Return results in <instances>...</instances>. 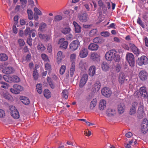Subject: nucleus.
Segmentation results:
<instances>
[{"mask_svg":"<svg viewBox=\"0 0 148 148\" xmlns=\"http://www.w3.org/2000/svg\"><path fill=\"white\" fill-rule=\"evenodd\" d=\"M105 58L108 60L111 61L114 60L119 62L120 60V57L117 52L114 50H111L107 52L105 55Z\"/></svg>","mask_w":148,"mask_h":148,"instance_id":"1","label":"nucleus"},{"mask_svg":"<svg viewBox=\"0 0 148 148\" xmlns=\"http://www.w3.org/2000/svg\"><path fill=\"white\" fill-rule=\"evenodd\" d=\"M10 110L11 115L14 118L16 119L19 118L20 115L19 112L14 106H10Z\"/></svg>","mask_w":148,"mask_h":148,"instance_id":"2","label":"nucleus"},{"mask_svg":"<svg viewBox=\"0 0 148 148\" xmlns=\"http://www.w3.org/2000/svg\"><path fill=\"white\" fill-rule=\"evenodd\" d=\"M126 58L128 61L129 65L131 67H133L135 65L134 57L133 54L131 53H129L127 54Z\"/></svg>","mask_w":148,"mask_h":148,"instance_id":"3","label":"nucleus"},{"mask_svg":"<svg viewBox=\"0 0 148 148\" xmlns=\"http://www.w3.org/2000/svg\"><path fill=\"white\" fill-rule=\"evenodd\" d=\"M137 63L140 66L143 64H148V59L145 56H142L140 58H138Z\"/></svg>","mask_w":148,"mask_h":148,"instance_id":"4","label":"nucleus"},{"mask_svg":"<svg viewBox=\"0 0 148 148\" xmlns=\"http://www.w3.org/2000/svg\"><path fill=\"white\" fill-rule=\"evenodd\" d=\"M13 87L10 89V91L12 93L16 94H19L20 92L23 90L21 86L17 84L14 85Z\"/></svg>","mask_w":148,"mask_h":148,"instance_id":"5","label":"nucleus"},{"mask_svg":"<svg viewBox=\"0 0 148 148\" xmlns=\"http://www.w3.org/2000/svg\"><path fill=\"white\" fill-rule=\"evenodd\" d=\"M141 131L143 133H146L148 130V121L146 119H144L141 125Z\"/></svg>","mask_w":148,"mask_h":148,"instance_id":"6","label":"nucleus"},{"mask_svg":"<svg viewBox=\"0 0 148 148\" xmlns=\"http://www.w3.org/2000/svg\"><path fill=\"white\" fill-rule=\"evenodd\" d=\"M127 77L123 73H120L118 76V81L121 85L123 84L126 81H127Z\"/></svg>","mask_w":148,"mask_h":148,"instance_id":"7","label":"nucleus"},{"mask_svg":"<svg viewBox=\"0 0 148 148\" xmlns=\"http://www.w3.org/2000/svg\"><path fill=\"white\" fill-rule=\"evenodd\" d=\"M131 51H132L137 56H138L140 53L139 49L132 43H130L129 44Z\"/></svg>","mask_w":148,"mask_h":148,"instance_id":"8","label":"nucleus"},{"mask_svg":"<svg viewBox=\"0 0 148 148\" xmlns=\"http://www.w3.org/2000/svg\"><path fill=\"white\" fill-rule=\"evenodd\" d=\"M139 92L142 97L145 99H148V92L145 87L143 86L140 87Z\"/></svg>","mask_w":148,"mask_h":148,"instance_id":"9","label":"nucleus"},{"mask_svg":"<svg viewBox=\"0 0 148 148\" xmlns=\"http://www.w3.org/2000/svg\"><path fill=\"white\" fill-rule=\"evenodd\" d=\"M101 93L104 96L108 97L110 96L112 91L108 88L105 87L102 89Z\"/></svg>","mask_w":148,"mask_h":148,"instance_id":"10","label":"nucleus"},{"mask_svg":"<svg viewBox=\"0 0 148 148\" xmlns=\"http://www.w3.org/2000/svg\"><path fill=\"white\" fill-rule=\"evenodd\" d=\"M64 38L60 39L58 42V44H60V47L63 49H66L68 46V42L67 41H64Z\"/></svg>","mask_w":148,"mask_h":148,"instance_id":"11","label":"nucleus"},{"mask_svg":"<svg viewBox=\"0 0 148 148\" xmlns=\"http://www.w3.org/2000/svg\"><path fill=\"white\" fill-rule=\"evenodd\" d=\"M79 42L77 40H75L72 42L70 44V49L72 51L76 50L78 47Z\"/></svg>","mask_w":148,"mask_h":148,"instance_id":"12","label":"nucleus"},{"mask_svg":"<svg viewBox=\"0 0 148 148\" xmlns=\"http://www.w3.org/2000/svg\"><path fill=\"white\" fill-rule=\"evenodd\" d=\"M88 78V75L87 74H84L82 76L79 83V86L80 88L83 87L85 84Z\"/></svg>","mask_w":148,"mask_h":148,"instance_id":"13","label":"nucleus"},{"mask_svg":"<svg viewBox=\"0 0 148 148\" xmlns=\"http://www.w3.org/2000/svg\"><path fill=\"white\" fill-rule=\"evenodd\" d=\"M87 49L86 47H83L80 50L79 53V56L81 58H86L88 55Z\"/></svg>","mask_w":148,"mask_h":148,"instance_id":"14","label":"nucleus"},{"mask_svg":"<svg viewBox=\"0 0 148 148\" xmlns=\"http://www.w3.org/2000/svg\"><path fill=\"white\" fill-rule=\"evenodd\" d=\"M148 73L145 70H142L140 71L139 74V76L142 81H145L147 78Z\"/></svg>","mask_w":148,"mask_h":148,"instance_id":"15","label":"nucleus"},{"mask_svg":"<svg viewBox=\"0 0 148 148\" xmlns=\"http://www.w3.org/2000/svg\"><path fill=\"white\" fill-rule=\"evenodd\" d=\"M0 94L5 99L10 100L12 97L11 95L7 92L6 91L3 89L0 90Z\"/></svg>","mask_w":148,"mask_h":148,"instance_id":"16","label":"nucleus"},{"mask_svg":"<svg viewBox=\"0 0 148 148\" xmlns=\"http://www.w3.org/2000/svg\"><path fill=\"white\" fill-rule=\"evenodd\" d=\"M78 18L80 21L82 22H86L88 20V14L86 13H84L78 16Z\"/></svg>","mask_w":148,"mask_h":148,"instance_id":"17","label":"nucleus"},{"mask_svg":"<svg viewBox=\"0 0 148 148\" xmlns=\"http://www.w3.org/2000/svg\"><path fill=\"white\" fill-rule=\"evenodd\" d=\"M137 114L138 115V117L139 118H141L144 115V107L143 106H140L138 108L137 111Z\"/></svg>","mask_w":148,"mask_h":148,"instance_id":"18","label":"nucleus"},{"mask_svg":"<svg viewBox=\"0 0 148 148\" xmlns=\"http://www.w3.org/2000/svg\"><path fill=\"white\" fill-rule=\"evenodd\" d=\"M106 101L104 99H102L100 101L99 105V109L102 111L104 110L106 107Z\"/></svg>","mask_w":148,"mask_h":148,"instance_id":"19","label":"nucleus"},{"mask_svg":"<svg viewBox=\"0 0 148 148\" xmlns=\"http://www.w3.org/2000/svg\"><path fill=\"white\" fill-rule=\"evenodd\" d=\"M13 69L11 67L4 68L2 71L5 74H11L13 73Z\"/></svg>","mask_w":148,"mask_h":148,"instance_id":"20","label":"nucleus"},{"mask_svg":"<svg viewBox=\"0 0 148 148\" xmlns=\"http://www.w3.org/2000/svg\"><path fill=\"white\" fill-rule=\"evenodd\" d=\"M79 66L82 71L85 72L87 69L88 65L83 62H81L79 63Z\"/></svg>","mask_w":148,"mask_h":148,"instance_id":"21","label":"nucleus"},{"mask_svg":"<svg viewBox=\"0 0 148 148\" xmlns=\"http://www.w3.org/2000/svg\"><path fill=\"white\" fill-rule=\"evenodd\" d=\"M96 68L94 66H90L88 69V74L90 76H93L95 73Z\"/></svg>","mask_w":148,"mask_h":148,"instance_id":"22","label":"nucleus"},{"mask_svg":"<svg viewBox=\"0 0 148 148\" xmlns=\"http://www.w3.org/2000/svg\"><path fill=\"white\" fill-rule=\"evenodd\" d=\"M125 109V106L123 103H121L118 106V111L119 114L123 113Z\"/></svg>","mask_w":148,"mask_h":148,"instance_id":"23","label":"nucleus"},{"mask_svg":"<svg viewBox=\"0 0 148 148\" xmlns=\"http://www.w3.org/2000/svg\"><path fill=\"white\" fill-rule=\"evenodd\" d=\"M63 58L62 55V52L60 51H59L57 55V62L58 64H59L61 62V61Z\"/></svg>","mask_w":148,"mask_h":148,"instance_id":"24","label":"nucleus"},{"mask_svg":"<svg viewBox=\"0 0 148 148\" xmlns=\"http://www.w3.org/2000/svg\"><path fill=\"white\" fill-rule=\"evenodd\" d=\"M75 63L73 62L72 63L70 68L69 75L71 77H73L75 71Z\"/></svg>","mask_w":148,"mask_h":148,"instance_id":"25","label":"nucleus"},{"mask_svg":"<svg viewBox=\"0 0 148 148\" xmlns=\"http://www.w3.org/2000/svg\"><path fill=\"white\" fill-rule=\"evenodd\" d=\"M93 41L95 43L101 44L104 42V40L101 37H98L94 38Z\"/></svg>","mask_w":148,"mask_h":148,"instance_id":"26","label":"nucleus"},{"mask_svg":"<svg viewBox=\"0 0 148 148\" xmlns=\"http://www.w3.org/2000/svg\"><path fill=\"white\" fill-rule=\"evenodd\" d=\"M106 114L108 116H113L115 114L116 111L114 109L109 108L107 110Z\"/></svg>","mask_w":148,"mask_h":148,"instance_id":"27","label":"nucleus"},{"mask_svg":"<svg viewBox=\"0 0 148 148\" xmlns=\"http://www.w3.org/2000/svg\"><path fill=\"white\" fill-rule=\"evenodd\" d=\"M101 67L102 69L104 71H108L109 68V66L108 64L106 62H102L101 64Z\"/></svg>","mask_w":148,"mask_h":148,"instance_id":"28","label":"nucleus"},{"mask_svg":"<svg viewBox=\"0 0 148 148\" xmlns=\"http://www.w3.org/2000/svg\"><path fill=\"white\" fill-rule=\"evenodd\" d=\"M73 24L75 27V32L77 33H80L81 31V27L75 21L73 22Z\"/></svg>","mask_w":148,"mask_h":148,"instance_id":"29","label":"nucleus"},{"mask_svg":"<svg viewBox=\"0 0 148 148\" xmlns=\"http://www.w3.org/2000/svg\"><path fill=\"white\" fill-rule=\"evenodd\" d=\"M98 47L99 46L98 45L94 43L90 44L88 46V49L91 51L97 50Z\"/></svg>","mask_w":148,"mask_h":148,"instance_id":"30","label":"nucleus"},{"mask_svg":"<svg viewBox=\"0 0 148 148\" xmlns=\"http://www.w3.org/2000/svg\"><path fill=\"white\" fill-rule=\"evenodd\" d=\"M99 56L97 53H92L91 54V58L93 61H97L99 60Z\"/></svg>","mask_w":148,"mask_h":148,"instance_id":"31","label":"nucleus"},{"mask_svg":"<svg viewBox=\"0 0 148 148\" xmlns=\"http://www.w3.org/2000/svg\"><path fill=\"white\" fill-rule=\"evenodd\" d=\"M3 78L6 82L10 83L12 82V76L8 75H3Z\"/></svg>","mask_w":148,"mask_h":148,"instance_id":"32","label":"nucleus"},{"mask_svg":"<svg viewBox=\"0 0 148 148\" xmlns=\"http://www.w3.org/2000/svg\"><path fill=\"white\" fill-rule=\"evenodd\" d=\"M21 100L22 102L26 105L29 104L30 103L29 100L27 97H21Z\"/></svg>","mask_w":148,"mask_h":148,"instance_id":"33","label":"nucleus"},{"mask_svg":"<svg viewBox=\"0 0 148 148\" xmlns=\"http://www.w3.org/2000/svg\"><path fill=\"white\" fill-rule=\"evenodd\" d=\"M97 100L95 98L93 99L90 102V109L92 110L95 107L96 105Z\"/></svg>","mask_w":148,"mask_h":148,"instance_id":"34","label":"nucleus"},{"mask_svg":"<svg viewBox=\"0 0 148 148\" xmlns=\"http://www.w3.org/2000/svg\"><path fill=\"white\" fill-rule=\"evenodd\" d=\"M44 95L46 98L48 99L51 97V92L48 89H45L44 91Z\"/></svg>","mask_w":148,"mask_h":148,"instance_id":"35","label":"nucleus"},{"mask_svg":"<svg viewBox=\"0 0 148 148\" xmlns=\"http://www.w3.org/2000/svg\"><path fill=\"white\" fill-rule=\"evenodd\" d=\"M27 12L28 15V18L29 20L32 19L33 18L34 15L33 12L31 10L27 9Z\"/></svg>","mask_w":148,"mask_h":148,"instance_id":"36","label":"nucleus"},{"mask_svg":"<svg viewBox=\"0 0 148 148\" xmlns=\"http://www.w3.org/2000/svg\"><path fill=\"white\" fill-rule=\"evenodd\" d=\"M101 84L99 82H95L94 85L93 87L94 88V90H95V91H98L100 88Z\"/></svg>","mask_w":148,"mask_h":148,"instance_id":"37","label":"nucleus"},{"mask_svg":"<svg viewBox=\"0 0 148 148\" xmlns=\"http://www.w3.org/2000/svg\"><path fill=\"white\" fill-rule=\"evenodd\" d=\"M47 27V24L44 23H42L40 24L39 30L41 32L45 31V29Z\"/></svg>","mask_w":148,"mask_h":148,"instance_id":"38","label":"nucleus"},{"mask_svg":"<svg viewBox=\"0 0 148 148\" xmlns=\"http://www.w3.org/2000/svg\"><path fill=\"white\" fill-rule=\"evenodd\" d=\"M62 18V16L60 15H57L55 16L53 22H59L61 20Z\"/></svg>","mask_w":148,"mask_h":148,"instance_id":"39","label":"nucleus"},{"mask_svg":"<svg viewBox=\"0 0 148 148\" xmlns=\"http://www.w3.org/2000/svg\"><path fill=\"white\" fill-rule=\"evenodd\" d=\"M41 57L42 59L45 62H49L50 61L48 56L45 54H42L41 55Z\"/></svg>","mask_w":148,"mask_h":148,"instance_id":"40","label":"nucleus"},{"mask_svg":"<svg viewBox=\"0 0 148 148\" xmlns=\"http://www.w3.org/2000/svg\"><path fill=\"white\" fill-rule=\"evenodd\" d=\"M0 59L2 61H5L8 59V57L5 54L1 53L0 54Z\"/></svg>","mask_w":148,"mask_h":148,"instance_id":"41","label":"nucleus"},{"mask_svg":"<svg viewBox=\"0 0 148 148\" xmlns=\"http://www.w3.org/2000/svg\"><path fill=\"white\" fill-rule=\"evenodd\" d=\"M97 32V29H94L91 30L89 33V36L90 37H92L95 36Z\"/></svg>","mask_w":148,"mask_h":148,"instance_id":"42","label":"nucleus"},{"mask_svg":"<svg viewBox=\"0 0 148 148\" xmlns=\"http://www.w3.org/2000/svg\"><path fill=\"white\" fill-rule=\"evenodd\" d=\"M37 48L38 50L41 51H44L45 49V47L43 44H39L37 47Z\"/></svg>","mask_w":148,"mask_h":148,"instance_id":"43","label":"nucleus"},{"mask_svg":"<svg viewBox=\"0 0 148 148\" xmlns=\"http://www.w3.org/2000/svg\"><path fill=\"white\" fill-rule=\"evenodd\" d=\"M137 22L138 24L141 26L143 28H145V26L144 23L140 17H138V18L137 21Z\"/></svg>","mask_w":148,"mask_h":148,"instance_id":"44","label":"nucleus"},{"mask_svg":"<svg viewBox=\"0 0 148 148\" xmlns=\"http://www.w3.org/2000/svg\"><path fill=\"white\" fill-rule=\"evenodd\" d=\"M68 92L67 90H64L62 93V95L63 97L67 99L68 97Z\"/></svg>","mask_w":148,"mask_h":148,"instance_id":"45","label":"nucleus"},{"mask_svg":"<svg viewBox=\"0 0 148 148\" xmlns=\"http://www.w3.org/2000/svg\"><path fill=\"white\" fill-rule=\"evenodd\" d=\"M100 34L103 36L106 37L109 36L110 34L108 32L106 31L101 32Z\"/></svg>","mask_w":148,"mask_h":148,"instance_id":"46","label":"nucleus"},{"mask_svg":"<svg viewBox=\"0 0 148 148\" xmlns=\"http://www.w3.org/2000/svg\"><path fill=\"white\" fill-rule=\"evenodd\" d=\"M66 68V66L64 65H62L60 69V73L61 75L63 74L65 71Z\"/></svg>","mask_w":148,"mask_h":148,"instance_id":"47","label":"nucleus"},{"mask_svg":"<svg viewBox=\"0 0 148 148\" xmlns=\"http://www.w3.org/2000/svg\"><path fill=\"white\" fill-rule=\"evenodd\" d=\"M36 89L38 92L39 94H41L42 92V86L41 84H38L36 85Z\"/></svg>","mask_w":148,"mask_h":148,"instance_id":"48","label":"nucleus"},{"mask_svg":"<svg viewBox=\"0 0 148 148\" xmlns=\"http://www.w3.org/2000/svg\"><path fill=\"white\" fill-rule=\"evenodd\" d=\"M114 41L117 43H121L123 42V40L121 38H119L117 37H115L114 38Z\"/></svg>","mask_w":148,"mask_h":148,"instance_id":"49","label":"nucleus"},{"mask_svg":"<svg viewBox=\"0 0 148 148\" xmlns=\"http://www.w3.org/2000/svg\"><path fill=\"white\" fill-rule=\"evenodd\" d=\"M45 67L46 70L49 71V72L51 70V66L50 64L48 63H47L45 64Z\"/></svg>","mask_w":148,"mask_h":148,"instance_id":"50","label":"nucleus"},{"mask_svg":"<svg viewBox=\"0 0 148 148\" xmlns=\"http://www.w3.org/2000/svg\"><path fill=\"white\" fill-rule=\"evenodd\" d=\"M71 31V29L69 27L65 28L62 29V32L64 34L69 33Z\"/></svg>","mask_w":148,"mask_h":148,"instance_id":"51","label":"nucleus"},{"mask_svg":"<svg viewBox=\"0 0 148 148\" xmlns=\"http://www.w3.org/2000/svg\"><path fill=\"white\" fill-rule=\"evenodd\" d=\"M12 82H19L20 81L19 78L16 76H12Z\"/></svg>","mask_w":148,"mask_h":148,"instance_id":"52","label":"nucleus"},{"mask_svg":"<svg viewBox=\"0 0 148 148\" xmlns=\"http://www.w3.org/2000/svg\"><path fill=\"white\" fill-rule=\"evenodd\" d=\"M34 11L35 12L34 14L39 15H41L42 14L41 11L37 8H34Z\"/></svg>","mask_w":148,"mask_h":148,"instance_id":"53","label":"nucleus"},{"mask_svg":"<svg viewBox=\"0 0 148 148\" xmlns=\"http://www.w3.org/2000/svg\"><path fill=\"white\" fill-rule=\"evenodd\" d=\"M5 116V111L2 109H0V118H3Z\"/></svg>","mask_w":148,"mask_h":148,"instance_id":"54","label":"nucleus"},{"mask_svg":"<svg viewBox=\"0 0 148 148\" xmlns=\"http://www.w3.org/2000/svg\"><path fill=\"white\" fill-rule=\"evenodd\" d=\"M136 109L135 108H132L131 107L130 112V114L132 115L135 114L136 112Z\"/></svg>","mask_w":148,"mask_h":148,"instance_id":"55","label":"nucleus"},{"mask_svg":"<svg viewBox=\"0 0 148 148\" xmlns=\"http://www.w3.org/2000/svg\"><path fill=\"white\" fill-rule=\"evenodd\" d=\"M21 6L23 8L25 7L27 3V0H20Z\"/></svg>","mask_w":148,"mask_h":148,"instance_id":"56","label":"nucleus"},{"mask_svg":"<svg viewBox=\"0 0 148 148\" xmlns=\"http://www.w3.org/2000/svg\"><path fill=\"white\" fill-rule=\"evenodd\" d=\"M116 70L117 72H119L121 69V67L120 65L119 64H117L115 66Z\"/></svg>","mask_w":148,"mask_h":148,"instance_id":"57","label":"nucleus"},{"mask_svg":"<svg viewBox=\"0 0 148 148\" xmlns=\"http://www.w3.org/2000/svg\"><path fill=\"white\" fill-rule=\"evenodd\" d=\"M40 137V135H39L38 134H35L32 137V139L33 140V141L32 142V143H33L34 142V139L37 138V139L36 140V142L37 140H38L39 137Z\"/></svg>","mask_w":148,"mask_h":148,"instance_id":"58","label":"nucleus"},{"mask_svg":"<svg viewBox=\"0 0 148 148\" xmlns=\"http://www.w3.org/2000/svg\"><path fill=\"white\" fill-rule=\"evenodd\" d=\"M18 42L20 46H23L25 44V42L24 40L21 39H19L18 40Z\"/></svg>","mask_w":148,"mask_h":148,"instance_id":"59","label":"nucleus"},{"mask_svg":"<svg viewBox=\"0 0 148 148\" xmlns=\"http://www.w3.org/2000/svg\"><path fill=\"white\" fill-rule=\"evenodd\" d=\"M30 28H27L25 30L24 34L26 35H27L28 34H29V35H30Z\"/></svg>","mask_w":148,"mask_h":148,"instance_id":"60","label":"nucleus"},{"mask_svg":"<svg viewBox=\"0 0 148 148\" xmlns=\"http://www.w3.org/2000/svg\"><path fill=\"white\" fill-rule=\"evenodd\" d=\"M33 76L35 80H36L38 79V73L35 71H33Z\"/></svg>","mask_w":148,"mask_h":148,"instance_id":"61","label":"nucleus"},{"mask_svg":"<svg viewBox=\"0 0 148 148\" xmlns=\"http://www.w3.org/2000/svg\"><path fill=\"white\" fill-rule=\"evenodd\" d=\"M36 31L34 29H32L31 30L30 32V34L32 33V37H34L36 36Z\"/></svg>","mask_w":148,"mask_h":148,"instance_id":"62","label":"nucleus"},{"mask_svg":"<svg viewBox=\"0 0 148 148\" xmlns=\"http://www.w3.org/2000/svg\"><path fill=\"white\" fill-rule=\"evenodd\" d=\"M84 134L87 136H89L91 134V132H90L89 130H86L84 131Z\"/></svg>","mask_w":148,"mask_h":148,"instance_id":"63","label":"nucleus"},{"mask_svg":"<svg viewBox=\"0 0 148 148\" xmlns=\"http://www.w3.org/2000/svg\"><path fill=\"white\" fill-rule=\"evenodd\" d=\"M138 106V103L136 102H134L132 103L131 107L133 108H135L136 109Z\"/></svg>","mask_w":148,"mask_h":148,"instance_id":"64","label":"nucleus"}]
</instances>
